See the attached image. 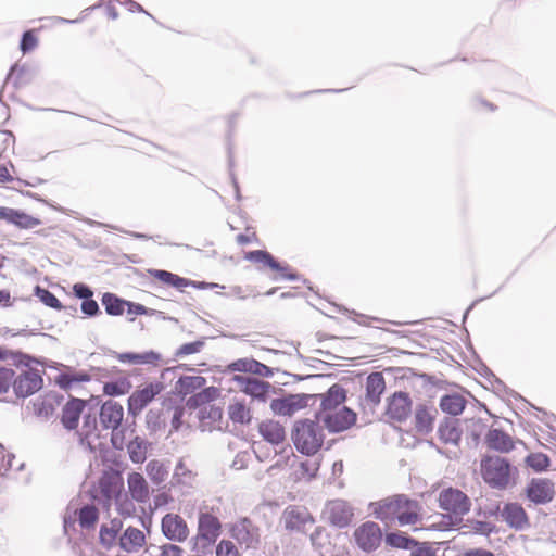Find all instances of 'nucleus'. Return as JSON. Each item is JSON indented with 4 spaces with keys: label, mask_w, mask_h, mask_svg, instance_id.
<instances>
[{
    "label": "nucleus",
    "mask_w": 556,
    "mask_h": 556,
    "mask_svg": "<svg viewBox=\"0 0 556 556\" xmlns=\"http://www.w3.org/2000/svg\"><path fill=\"white\" fill-rule=\"evenodd\" d=\"M222 522L214 507L200 509L198 518V536L208 543H214L222 533Z\"/></svg>",
    "instance_id": "nucleus-7"
},
{
    "label": "nucleus",
    "mask_w": 556,
    "mask_h": 556,
    "mask_svg": "<svg viewBox=\"0 0 556 556\" xmlns=\"http://www.w3.org/2000/svg\"><path fill=\"white\" fill-rule=\"evenodd\" d=\"M501 516L507 525L518 530L523 529L529 525L526 510L517 503L506 504L501 511Z\"/></svg>",
    "instance_id": "nucleus-21"
},
{
    "label": "nucleus",
    "mask_w": 556,
    "mask_h": 556,
    "mask_svg": "<svg viewBox=\"0 0 556 556\" xmlns=\"http://www.w3.org/2000/svg\"><path fill=\"white\" fill-rule=\"evenodd\" d=\"M73 291L76 296H78L79 299H84V301L93 295V292L91 291V289L89 287L85 286L84 283L74 285Z\"/></svg>",
    "instance_id": "nucleus-54"
},
{
    "label": "nucleus",
    "mask_w": 556,
    "mask_h": 556,
    "mask_svg": "<svg viewBox=\"0 0 556 556\" xmlns=\"http://www.w3.org/2000/svg\"><path fill=\"white\" fill-rule=\"evenodd\" d=\"M210 401V390H203L187 400L186 406L190 409H195L201 406H206L205 404Z\"/></svg>",
    "instance_id": "nucleus-47"
},
{
    "label": "nucleus",
    "mask_w": 556,
    "mask_h": 556,
    "mask_svg": "<svg viewBox=\"0 0 556 556\" xmlns=\"http://www.w3.org/2000/svg\"><path fill=\"white\" fill-rule=\"evenodd\" d=\"M511 467L508 460L500 456H484L481 459V475L492 488L505 489L510 481Z\"/></svg>",
    "instance_id": "nucleus-3"
},
{
    "label": "nucleus",
    "mask_w": 556,
    "mask_h": 556,
    "mask_svg": "<svg viewBox=\"0 0 556 556\" xmlns=\"http://www.w3.org/2000/svg\"><path fill=\"white\" fill-rule=\"evenodd\" d=\"M124 418L123 406L115 401H106L100 409V422L105 429L116 430Z\"/></svg>",
    "instance_id": "nucleus-17"
},
{
    "label": "nucleus",
    "mask_w": 556,
    "mask_h": 556,
    "mask_svg": "<svg viewBox=\"0 0 556 556\" xmlns=\"http://www.w3.org/2000/svg\"><path fill=\"white\" fill-rule=\"evenodd\" d=\"M307 405V396L291 394L281 399H274L270 402V409L279 416H292Z\"/></svg>",
    "instance_id": "nucleus-16"
},
{
    "label": "nucleus",
    "mask_w": 556,
    "mask_h": 556,
    "mask_svg": "<svg viewBox=\"0 0 556 556\" xmlns=\"http://www.w3.org/2000/svg\"><path fill=\"white\" fill-rule=\"evenodd\" d=\"M258 432L265 441L273 445H278L286 439V431L283 426L279 421L271 419L260 422Z\"/></svg>",
    "instance_id": "nucleus-22"
},
{
    "label": "nucleus",
    "mask_w": 556,
    "mask_h": 556,
    "mask_svg": "<svg viewBox=\"0 0 556 556\" xmlns=\"http://www.w3.org/2000/svg\"><path fill=\"white\" fill-rule=\"evenodd\" d=\"M0 219H4L21 229H31L41 225L39 218L28 215L25 212L4 206L0 207Z\"/></svg>",
    "instance_id": "nucleus-19"
},
{
    "label": "nucleus",
    "mask_w": 556,
    "mask_h": 556,
    "mask_svg": "<svg viewBox=\"0 0 556 556\" xmlns=\"http://www.w3.org/2000/svg\"><path fill=\"white\" fill-rule=\"evenodd\" d=\"M463 556H494V555L492 552H490L488 549L477 548V549L467 551L466 553H464Z\"/></svg>",
    "instance_id": "nucleus-58"
},
{
    "label": "nucleus",
    "mask_w": 556,
    "mask_h": 556,
    "mask_svg": "<svg viewBox=\"0 0 556 556\" xmlns=\"http://www.w3.org/2000/svg\"><path fill=\"white\" fill-rule=\"evenodd\" d=\"M386 381L381 372H371L366 379V401L376 406L384 392Z\"/></svg>",
    "instance_id": "nucleus-25"
},
{
    "label": "nucleus",
    "mask_w": 556,
    "mask_h": 556,
    "mask_svg": "<svg viewBox=\"0 0 556 556\" xmlns=\"http://www.w3.org/2000/svg\"><path fill=\"white\" fill-rule=\"evenodd\" d=\"M204 346L203 341H194L182 344L175 353V356L181 357L190 354L199 353Z\"/></svg>",
    "instance_id": "nucleus-50"
},
{
    "label": "nucleus",
    "mask_w": 556,
    "mask_h": 556,
    "mask_svg": "<svg viewBox=\"0 0 556 556\" xmlns=\"http://www.w3.org/2000/svg\"><path fill=\"white\" fill-rule=\"evenodd\" d=\"M185 413V408L182 406H178L175 408L172 425L175 430H178L182 425V416Z\"/></svg>",
    "instance_id": "nucleus-57"
},
{
    "label": "nucleus",
    "mask_w": 556,
    "mask_h": 556,
    "mask_svg": "<svg viewBox=\"0 0 556 556\" xmlns=\"http://www.w3.org/2000/svg\"><path fill=\"white\" fill-rule=\"evenodd\" d=\"M146 543L143 532L137 528L129 527L119 539V545L128 553L136 552Z\"/></svg>",
    "instance_id": "nucleus-27"
},
{
    "label": "nucleus",
    "mask_w": 556,
    "mask_h": 556,
    "mask_svg": "<svg viewBox=\"0 0 556 556\" xmlns=\"http://www.w3.org/2000/svg\"><path fill=\"white\" fill-rule=\"evenodd\" d=\"M102 304L106 314L111 316H121L126 309L127 301L117 298L115 294L106 292L102 295Z\"/></svg>",
    "instance_id": "nucleus-33"
},
{
    "label": "nucleus",
    "mask_w": 556,
    "mask_h": 556,
    "mask_svg": "<svg viewBox=\"0 0 556 556\" xmlns=\"http://www.w3.org/2000/svg\"><path fill=\"white\" fill-rule=\"evenodd\" d=\"M292 440L299 452L314 455L324 443V434L318 422L304 419L294 424Z\"/></svg>",
    "instance_id": "nucleus-2"
},
{
    "label": "nucleus",
    "mask_w": 556,
    "mask_h": 556,
    "mask_svg": "<svg viewBox=\"0 0 556 556\" xmlns=\"http://www.w3.org/2000/svg\"><path fill=\"white\" fill-rule=\"evenodd\" d=\"M324 519L331 526L344 528L354 517L352 507L343 500L329 501L323 511Z\"/></svg>",
    "instance_id": "nucleus-10"
},
{
    "label": "nucleus",
    "mask_w": 556,
    "mask_h": 556,
    "mask_svg": "<svg viewBox=\"0 0 556 556\" xmlns=\"http://www.w3.org/2000/svg\"><path fill=\"white\" fill-rule=\"evenodd\" d=\"M372 514L386 522L415 526L421 520V505L405 494H396L371 504Z\"/></svg>",
    "instance_id": "nucleus-1"
},
{
    "label": "nucleus",
    "mask_w": 556,
    "mask_h": 556,
    "mask_svg": "<svg viewBox=\"0 0 556 556\" xmlns=\"http://www.w3.org/2000/svg\"><path fill=\"white\" fill-rule=\"evenodd\" d=\"M479 104H480L482 108L489 109V110H491V111H494V110H495V106H494L492 103L488 102L486 100H480V101H479Z\"/></svg>",
    "instance_id": "nucleus-63"
},
{
    "label": "nucleus",
    "mask_w": 556,
    "mask_h": 556,
    "mask_svg": "<svg viewBox=\"0 0 556 556\" xmlns=\"http://www.w3.org/2000/svg\"><path fill=\"white\" fill-rule=\"evenodd\" d=\"M437 410L434 407L418 405L415 412V427L419 432L427 433L432 430Z\"/></svg>",
    "instance_id": "nucleus-28"
},
{
    "label": "nucleus",
    "mask_w": 556,
    "mask_h": 556,
    "mask_svg": "<svg viewBox=\"0 0 556 556\" xmlns=\"http://www.w3.org/2000/svg\"><path fill=\"white\" fill-rule=\"evenodd\" d=\"M115 501H116L117 511L122 516L130 517L135 514L136 507H135L132 501L128 500L125 494L118 496L117 498H115Z\"/></svg>",
    "instance_id": "nucleus-46"
},
{
    "label": "nucleus",
    "mask_w": 556,
    "mask_h": 556,
    "mask_svg": "<svg viewBox=\"0 0 556 556\" xmlns=\"http://www.w3.org/2000/svg\"><path fill=\"white\" fill-rule=\"evenodd\" d=\"M253 239H255V233L252 236L240 233L236 238L237 242L242 245L252 242Z\"/></svg>",
    "instance_id": "nucleus-60"
},
{
    "label": "nucleus",
    "mask_w": 556,
    "mask_h": 556,
    "mask_svg": "<svg viewBox=\"0 0 556 556\" xmlns=\"http://www.w3.org/2000/svg\"><path fill=\"white\" fill-rule=\"evenodd\" d=\"M147 472L150 478L157 483L164 481L167 476L166 468L157 460H151L148 463Z\"/></svg>",
    "instance_id": "nucleus-43"
},
{
    "label": "nucleus",
    "mask_w": 556,
    "mask_h": 556,
    "mask_svg": "<svg viewBox=\"0 0 556 556\" xmlns=\"http://www.w3.org/2000/svg\"><path fill=\"white\" fill-rule=\"evenodd\" d=\"M244 258L258 265L260 269L269 268L276 273L275 279L292 280L295 275L290 274L288 266L278 263L270 253L264 250L250 251L244 254Z\"/></svg>",
    "instance_id": "nucleus-11"
},
{
    "label": "nucleus",
    "mask_w": 556,
    "mask_h": 556,
    "mask_svg": "<svg viewBox=\"0 0 556 556\" xmlns=\"http://www.w3.org/2000/svg\"><path fill=\"white\" fill-rule=\"evenodd\" d=\"M162 556H182V548L178 545L166 544L162 547Z\"/></svg>",
    "instance_id": "nucleus-56"
},
{
    "label": "nucleus",
    "mask_w": 556,
    "mask_h": 556,
    "mask_svg": "<svg viewBox=\"0 0 556 556\" xmlns=\"http://www.w3.org/2000/svg\"><path fill=\"white\" fill-rule=\"evenodd\" d=\"M439 506L453 515L463 516L470 509L469 497L460 490L447 488L439 494Z\"/></svg>",
    "instance_id": "nucleus-8"
},
{
    "label": "nucleus",
    "mask_w": 556,
    "mask_h": 556,
    "mask_svg": "<svg viewBox=\"0 0 556 556\" xmlns=\"http://www.w3.org/2000/svg\"><path fill=\"white\" fill-rule=\"evenodd\" d=\"M162 533L174 542H185L189 536V528L184 518L177 514H166L161 522Z\"/></svg>",
    "instance_id": "nucleus-12"
},
{
    "label": "nucleus",
    "mask_w": 556,
    "mask_h": 556,
    "mask_svg": "<svg viewBox=\"0 0 556 556\" xmlns=\"http://www.w3.org/2000/svg\"><path fill=\"white\" fill-rule=\"evenodd\" d=\"M14 379L15 372L13 369L7 367L0 368V394L7 393L10 387L13 388Z\"/></svg>",
    "instance_id": "nucleus-45"
},
{
    "label": "nucleus",
    "mask_w": 556,
    "mask_h": 556,
    "mask_svg": "<svg viewBox=\"0 0 556 556\" xmlns=\"http://www.w3.org/2000/svg\"><path fill=\"white\" fill-rule=\"evenodd\" d=\"M12 180V176L5 166L0 165V182Z\"/></svg>",
    "instance_id": "nucleus-61"
},
{
    "label": "nucleus",
    "mask_w": 556,
    "mask_h": 556,
    "mask_svg": "<svg viewBox=\"0 0 556 556\" xmlns=\"http://www.w3.org/2000/svg\"><path fill=\"white\" fill-rule=\"evenodd\" d=\"M286 529L295 532H305L314 523L309 511L300 506L288 507L282 515Z\"/></svg>",
    "instance_id": "nucleus-13"
},
{
    "label": "nucleus",
    "mask_w": 556,
    "mask_h": 556,
    "mask_svg": "<svg viewBox=\"0 0 556 556\" xmlns=\"http://www.w3.org/2000/svg\"><path fill=\"white\" fill-rule=\"evenodd\" d=\"M526 465L535 472H542L551 466L549 457L541 452L531 453L525 458Z\"/></svg>",
    "instance_id": "nucleus-34"
},
{
    "label": "nucleus",
    "mask_w": 556,
    "mask_h": 556,
    "mask_svg": "<svg viewBox=\"0 0 556 556\" xmlns=\"http://www.w3.org/2000/svg\"><path fill=\"white\" fill-rule=\"evenodd\" d=\"M410 556H434V553L429 547H419Z\"/></svg>",
    "instance_id": "nucleus-59"
},
{
    "label": "nucleus",
    "mask_w": 556,
    "mask_h": 556,
    "mask_svg": "<svg viewBox=\"0 0 556 556\" xmlns=\"http://www.w3.org/2000/svg\"><path fill=\"white\" fill-rule=\"evenodd\" d=\"M37 37L35 36L34 30H28L24 33L21 41V50L26 53L33 50L37 46Z\"/></svg>",
    "instance_id": "nucleus-51"
},
{
    "label": "nucleus",
    "mask_w": 556,
    "mask_h": 556,
    "mask_svg": "<svg viewBox=\"0 0 556 556\" xmlns=\"http://www.w3.org/2000/svg\"><path fill=\"white\" fill-rule=\"evenodd\" d=\"M228 416L233 422L248 424L251 420L250 409L240 402H235L228 406Z\"/></svg>",
    "instance_id": "nucleus-36"
},
{
    "label": "nucleus",
    "mask_w": 556,
    "mask_h": 556,
    "mask_svg": "<svg viewBox=\"0 0 556 556\" xmlns=\"http://www.w3.org/2000/svg\"><path fill=\"white\" fill-rule=\"evenodd\" d=\"M321 397L323 399L319 412H332L345 407L343 403L346 400V392L339 384H333L332 387H330L327 393L323 394Z\"/></svg>",
    "instance_id": "nucleus-24"
},
{
    "label": "nucleus",
    "mask_w": 556,
    "mask_h": 556,
    "mask_svg": "<svg viewBox=\"0 0 556 556\" xmlns=\"http://www.w3.org/2000/svg\"><path fill=\"white\" fill-rule=\"evenodd\" d=\"M129 315H146L148 314V308L139 303H134L127 301L126 309Z\"/></svg>",
    "instance_id": "nucleus-55"
},
{
    "label": "nucleus",
    "mask_w": 556,
    "mask_h": 556,
    "mask_svg": "<svg viewBox=\"0 0 556 556\" xmlns=\"http://www.w3.org/2000/svg\"><path fill=\"white\" fill-rule=\"evenodd\" d=\"M412 412V400L406 392H394L389 399L387 404L386 415L396 421H404L408 418Z\"/></svg>",
    "instance_id": "nucleus-14"
},
{
    "label": "nucleus",
    "mask_w": 556,
    "mask_h": 556,
    "mask_svg": "<svg viewBox=\"0 0 556 556\" xmlns=\"http://www.w3.org/2000/svg\"><path fill=\"white\" fill-rule=\"evenodd\" d=\"M484 443L489 450L503 454L509 453L515 448L514 439L505 431L496 428H492L486 432Z\"/></svg>",
    "instance_id": "nucleus-18"
},
{
    "label": "nucleus",
    "mask_w": 556,
    "mask_h": 556,
    "mask_svg": "<svg viewBox=\"0 0 556 556\" xmlns=\"http://www.w3.org/2000/svg\"><path fill=\"white\" fill-rule=\"evenodd\" d=\"M205 383V378L201 376H185L178 379L175 384V389L180 395H188L193 393L195 390L201 389Z\"/></svg>",
    "instance_id": "nucleus-31"
},
{
    "label": "nucleus",
    "mask_w": 556,
    "mask_h": 556,
    "mask_svg": "<svg viewBox=\"0 0 556 556\" xmlns=\"http://www.w3.org/2000/svg\"><path fill=\"white\" fill-rule=\"evenodd\" d=\"M527 496L535 504H546L555 496L554 483L548 479H532L527 486Z\"/></svg>",
    "instance_id": "nucleus-15"
},
{
    "label": "nucleus",
    "mask_w": 556,
    "mask_h": 556,
    "mask_svg": "<svg viewBox=\"0 0 556 556\" xmlns=\"http://www.w3.org/2000/svg\"><path fill=\"white\" fill-rule=\"evenodd\" d=\"M36 293L39 296L40 301L42 303H45L47 306L55 308V309H61L62 308L61 302L49 290L37 288V292Z\"/></svg>",
    "instance_id": "nucleus-48"
},
{
    "label": "nucleus",
    "mask_w": 556,
    "mask_h": 556,
    "mask_svg": "<svg viewBox=\"0 0 556 556\" xmlns=\"http://www.w3.org/2000/svg\"><path fill=\"white\" fill-rule=\"evenodd\" d=\"M128 491L134 501L146 503L149 500L150 491L144 477L139 472H131L127 478Z\"/></svg>",
    "instance_id": "nucleus-23"
},
{
    "label": "nucleus",
    "mask_w": 556,
    "mask_h": 556,
    "mask_svg": "<svg viewBox=\"0 0 556 556\" xmlns=\"http://www.w3.org/2000/svg\"><path fill=\"white\" fill-rule=\"evenodd\" d=\"M230 368H232L233 370H245V362L243 361H238V362H235L230 365Z\"/></svg>",
    "instance_id": "nucleus-62"
},
{
    "label": "nucleus",
    "mask_w": 556,
    "mask_h": 556,
    "mask_svg": "<svg viewBox=\"0 0 556 556\" xmlns=\"http://www.w3.org/2000/svg\"><path fill=\"white\" fill-rule=\"evenodd\" d=\"M163 390V382L154 381L132 392L127 401L129 414L134 416L140 414Z\"/></svg>",
    "instance_id": "nucleus-9"
},
{
    "label": "nucleus",
    "mask_w": 556,
    "mask_h": 556,
    "mask_svg": "<svg viewBox=\"0 0 556 556\" xmlns=\"http://www.w3.org/2000/svg\"><path fill=\"white\" fill-rule=\"evenodd\" d=\"M216 556H240V554L232 541L222 540L216 546Z\"/></svg>",
    "instance_id": "nucleus-49"
},
{
    "label": "nucleus",
    "mask_w": 556,
    "mask_h": 556,
    "mask_svg": "<svg viewBox=\"0 0 556 556\" xmlns=\"http://www.w3.org/2000/svg\"><path fill=\"white\" fill-rule=\"evenodd\" d=\"M268 388V382L257 378H249L245 382L244 392L254 397H263L267 393Z\"/></svg>",
    "instance_id": "nucleus-40"
},
{
    "label": "nucleus",
    "mask_w": 556,
    "mask_h": 556,
    "mask_svg": "<svg viewBox=\"0 0 556 556\" xmlns=\"http://www.w3.org/2000/svg\"><path fill=\"white\" fill-rule=\"evenodd\" d=\"M439 438L444 443L457 444L460 440V431L453 422H445L439 427Z\"/></svg>",
    "instance_id": "nucleus-38"
},
{
    "label": "nucleus",
    "mask_w": 556,
    "mask_h": 556,
    "mask_svg": "<svg viewBox=\"0 0 556 556\" xmlns=\"http://www.w3.org/2000/svg\"><path fill=\"white\" fill-rule=\"evenodd\" d=\"M101 493L108 498L113 500L122 495L123 482L121 479H108L100 482Z\"/></svg>",
    "instance_id": "nucleus-37"
},
{
    "label": "nucleus",
    "mask_w": 556,
    "mask_h": 556,
    "mask_svg": "<svg viewBox=\"0 0 556 556\" xmlns=\"http://www.w3.org/2000/svg\"><path fill=\"white\" fill-rule=\"evenodd\" d=\"M119 359L124 363L137 364V365H153L157 366L162 356L160 353L154 351H147L143 353H124L119 355Z\"/></svg>",
    "instance_id": "nucleus-29"
},
{
    "label": "nucleus",
    "mask_w": 556,
    "mask_h": 556,
    "mask_svg": "<svg viewBox=\"0 0 556 556\" xmlns=\"http://www.w3.org/2000/svg\"><path fill=\"white\" fill-rule=\"evenodd\" d=\"M151 275L154 279H156L165 285L175 287L177 289H182V288L193 285L192 281H190L186 278H182L176 274H173L170 271H166V270L156 269V270L151 271Z\"/></svg>",
    "instance_id": "nucleus-32"
},
{
    "label": "nucleus",
    "mask_w": 556,
    "mask_h": 556,
    "mask_svg": "<svg viewBox=\"0 0 556 556\" xmlns=\"http://www.w3.org/2000/svg\"><path fill=\"white\" fill-rule=\"evenodd\" d=\"M121 528H122V522L118 519H113L111 521L110 527L102 526L100 529L101 541L108 545L112 544L115 541Z\"/></svg>",
    "instance_id": "nucleus-42"
},
{
    "label": "nucleus",
    "mask_w": 556,
    "mask_h": 556,
    "mask_svg": "<svg viewBox=\"0 0 556 556\" xmlns=\"http://www.w3.org/2000/svg\"><path fill=\"white\" fill-rule=\"evenodd\" d=\"M10 352L3 348H0V361L9 358Z\"/></svg>",
    "instance_id": "nucleus-64"
},
{
    "label": "nucleus",
    "mask_w": 556,
    "mask_h": 556,
    "mask_svg": "<svg viewBox=\"0 0 556 556\" xmlns=\"http://www.w3.org/2000/svg\"><path fill=\"white\" fill-rule=\"evenodd\" d=\"M223 417V409L215 405L203 406L200 410V419L202 421L208 419L212 424L220 421Z\"/></svg>",
    "instance_id": "nucleus-44"
},
{
    "label": "nucleus",
    "mask_w": 556,
    "mask_h": 556,
    "mask_svg": "<svg viewBox=\"0 0 556 556\" xmlns=\"http://www.w3.org/2000/svg\"><path fill=\"white\" fill-rule=\"evenodd\" d=\"M99 518L98 509L92 505H86L78 513V521L83 528L93 527Z\"/></svg>",
    "instance_id": "nucleus-39"
},
{
    "label": "nucleus",
    "mask_w": 556,
    "mask_h": 556,
    "mask_svg": "<svg viewBox=\"0 0 556 556\" xmlns=\"http://www.w3.org/2000/svg\"><path fill=\"white\" fill-rule=\"evenodd\" d=\"M127 450L134 463H142L146 460L147 447L144 442L138 438L128 443Z\"/></svg>",
    "instance_id": "nucleus-41"
},
{
    "label": "nucleus",
    "mask_w": 556,
    "mask_h": 556,
    "mask_svg": "<svg viewBox=\"0 0 556 556\" xmlns=\"http://www.w3.org/2000/svg\"><path fill=\"white\" fill-rule=\"evenodd\" d=\"M131 382L128 378H121L116 381L106 382L103 392L106 395L118 396L127 394L131 390Z\"/></svg>",
    "instance_id": "nucleus-35"
},
{
    "label": "nucleus",
    "mask_w": 556,
    "mask_h": 556,
    "mask_svg": "<svg viewBox=\"0 0 556 556\" xmlns=\"http://www.w3.org/2000/svg\"><path fill=\"white\" fill-rule=\"evenodd\" d=\"M20 372L15 376L13 390L16 396L27 397L42 388V377L40 371L29 366L26 362L23 366H17Z\"/></svg>",
    "instance_id": "nucleus-4"
},
{
    "label": "nucleus",
    "mask_w": 556,
    "mask_h": 556,
    "mask_svg": "<svg viewBox=\"0 0 556 556\" xmlns=\"http://www.w3.org/2000/svg\"><path fill=\"white\" fill-rule=\"evenodd\" d=\"M317 419L330 432H341L352 427L356 421V414L348 408H339L336 410L318 412Z\"/></svg>",
    "instance_id": "nucleus-6"
},
{
    "label": "nucleus",
    "mask_w": 556,
    "mask_h": 556,
    "mask_svg": "<svg viewBox=\"0 0 556 556\" xmlns=\"http://www.w3.org/2000/svg\"><path fill=\"white\" fill-rule=\"evenodd\" d=\"M81 312L87 316H96L99 313V305L94 300L89 298L83 301Z\"/></svg>",
    "instance_id": "nucleus-53"
},
{
    "label": "nucleus",
    "mask_w": 556,
    "mask_h": 556,
    "mask_svg": "<svg viewBox=\"0 0 556 556\" xmlns=\"http://www.w3.org/2000/svg\"><path fill=\"white\" fill-rule=\"evenodd\" d=\"M353 540L359 549L370 553L380 546L382 530L375 521H365L355 528Z\"/></svg>",
    "instance_id": "nucleus-5"
},
{
    "label": "nucleus",
    "mask_w": 556,
    "mask_h": 556,
    "mask_svg": "<svg viewBox=\"0 0 556 556\" xmlns=\"http://www.w3.org/2000/svg\"><path fill=\"white\" fill-rule=\"evenodd\" d=\"M466 400L457 393L446 394L440 400V408L452 416H457L464 412Z\"/></svg>",
    "instance_id": "nucleus-30"
},
{
    "label": "nucleus",
    "mask_w": 556,
    "mask_h": 556,
    "mask_svg": "<svg viewBox=\"0 0 556 556\" xmlns=\"http://www.w3.org/2000/svg\"><path fill=\"white\" fill-rule=\"evenodd\" d=\"M387 542L399 548H407L410 540L397 533H390L387 535Z\"/></svg>",
    "instance_id": "nucleus-52"
},
{
    "label": "nucleus",
    "mask_w": 556,
    "mask_h": 556,
    "mask_svg": "<svg viewBox=\"0 0 556 556\" xmlns=\"http://www.w3.org/2000/svg\"><path fill=\"white\" fill-rule=\"evenodd\" d=\"M90 380V375L85 371L62 372L55 377V384L64 391H77L80 384Z\"/></svg>",
    "instance_id": "nucleus-26"
},
{
    "label": "nucleus",
    "mask_w": 556,
    "mask_h": 556,
    "mask_svg": "<svg viewBox=\"0 0 556 556\" xmlns=\"http://www.w3.org/2000/svg\"><path fill=\"white\" fill-rule=\"evenodd\" d=\"M85 407L86 401L72 397L62 408V425L68 430L76 429L78 427L80 415Z\"/></svg>",
    "instance_id": "nucleus-20"
}]
</instances>
